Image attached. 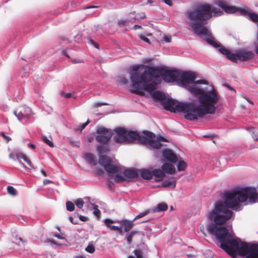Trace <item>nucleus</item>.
Segmentation results:
<instances>
[{
	"label": "nucleus",
	"instance_id": "nucleus-49",
	"mask_svg": "<svg viewBox=\"0 0 258 258\" xmlns=\"http://www.w3.org/2000/svg\"><path fill=\"white\" fill-rule=\"evenodd\" d=\"M164 41L167 43L170 42L171 41V37L170 35L165 36L163 39Z\"/></svg>",
	"mask_w": 258,
	"mask_h": 258
},
{
	"label": "nucleus",
	"instance_id": "nucleus-34",
	"mask_svg": "<svg viewBox=\"0 0 258 258\" xmlns=\"http://www.w3.org/2000/svg\"><path fill=\"white\" fill-rule=\"evenodd\" d=\"M143 66H144L143 64H137V65H135V66H132L131 69L132 71H134V72L131 73L130 76L132 74L134 73H137V72L140 73V72H138V71L139 70V69L141 67H143ZM142 73V72H141V73ZM140 73H141V72H140ZM130 79H131V77H130Z\"/></svg>",
	"mask_w": 258,
	"mask_h": 258
},
{
	"label": "nucleus",
	"instance_id": "nucleus-41",
	"mask_svg": "<svg viewBox=\"0 0 258 258\" xmlns=\"http://www.w3.org/2000/svg\"><path fill=\"white\" fill-rule=\"evenodd\" d=\"M104 222L105 225H106V226L110 229V226H112L110 225V223H112L114 222V221H113L110 219H106L104 220Z\"/></svg>",
	"mask_w": 258,
	"mask_h": 258
},
{
	"label": "nucleus",
	"instance_id": "nucleus-11",
	"mask_svg": "<svg viewBox=\"0 0 258 258\" xmlns=\"http://www.w3.org/2000/svg\"><path fill=\"white\" fill-rule=\"evenodd\" d=\"M254 56V54L252 51L246 49H240L232 55V59L234 62H236L238 60L245 61L253 58Z\"/></svg>",
	"mask_w": 258,
	"mask_h": 258
},
{
	"label": "nucleus",
	"instance_id": "nucleus-3",
	"mask_svg": "<svg viewBox=\"0 0 258 258\" xmlns=\"http://www.w3.org/2000/svg\"><path fill=\"white\" fill-rule=\"evenodd\" d=\"M180 76V71L175 70L160 69L148 67L143 73H134L131 75V85L130 90L136 94L151 92L156 89L161 79L166 83L176 82Z\"/></svg>",
	"mask_w": 258,
	"mask_h": 258
},
{
	"label": "nucleus",
	"instance_id": "nucleus-50",
	"mask_svg": "<svg viewBox=\"0 0 258 258\" xmlns=\"http://www.w3.org/2000/svg\"><path fill=\"white\" fill-rule=\"evenodd\" d=\"M69 221L73 224H78V221L77 220H75L72 217H69Z\"/></svg>",
	"mask_w": 258,
	"mask_h": 258
},
{
	"label": "nucleus",
	"instance_id": "nucleus-51",
	"mask_svg": "<svg viewBox=\"0 0 258 258\" xmlns=\"http://www.w3.org/2000/svg\"><path fill=\"white\" fill-rule=\"evenodd\" d=\"M72 61L74 63H82V62H83V61L82 60H81L80 59H78V58L73 59L72 60Z\"/></svg>",
	"mask_w": 258,
	"mask_h": 258
},
{
	"label": "nucleus",
	"instance_id": "nucleus-61",
	"mask_svg": "<svg viewBox=\"0 0 258 258\" xmlns=\"http://www.w3.org/2000/svg\"><path fill=\"white\" fill-rule=\"evenodd\" d=\"M40 171H41V173H42V174L44 176H45V177L47 176L46 173L45 172V171L43 169H41Z\"/></svg>",
	"mask_w": 258,
	"mask_h": 258
},
{
	"label": "nucleus",
	"instance_id": "nucleus-63",
	"mask_svg": "<svg viewBox=\"0 0 258 258\" xmlns=\"http://www.w3.org/2000/svg\"><path fill=\"white\" fill-rule=\"evenodd\" d=\"M9 156L10 158L12 159L14 161H16V158L14 157H13V154L12 153L10 154Z\"/></svg>",
	"mask_w": 258,
	"mask_h": 258
},
{
	"label": "nucleus",
	"instance_id": "nucleus-42",
	"mask_svg": "<svg viewBox=\"0 0 258 258\" xmlns=\"http://www.w3.org/2000/svg\"><path fill=\"white\" fill-rule=\"evenodd\" d=\"M61 95L64 98H70L71 97H73L74 98H75V96H74L73 94L71 93H64V92H62L61 93Z\"/></svg>",
	"mask_w": 258,
	"mask_h": 258
},
{
	"label": "nucleus",
	"instance_id": "nucleus-36",
	"mask_svg": "<svg viewBox=\"0 0 258 258\" xmlns=\"http://www.w3.org/2000/svg\"><path fill=\"white\" fill-rule=\"evenodd\" d=\"M85 250L90 253H92L95 251V247L93 244H89L86 247Z\"/></svg>",
	"mask_w": 258,
	"mask_h": 258
},
{
	"label": "nucleus",
	"instance_id": "nucleus-39",
	"mask_svg": "<svg viewBox=\"0 0 258 258\" xmlns=\"http://www.w3.org/2000/svg\"><path fill=\"white\" fill-rule=\"evenodd\" d=\"M90 122L89 119H88L87 121L85 123L82 124L78 128V130L82 132V131L85 128V127L88 125V124Z\"/></svg>",
	"mask_w": 258,
	"mask_h": 258
},
{
	"label": "nucleus",
	"instance_id": "nucleus-47",
	"mask_svg": "<svg viewBox=\"0 0 258 258\" xmlns=\"http://www.w3.org/2000/svg\"><path fill=\"white\" fill-rule=\"evenodd\" d=\"M110 229L112 231H118L120 234L121 232V229L117 226L112 225L110 226Z\"/></svg>",
	"mask_w": 258,
	"mask_h": 258
},
{
	"label": "nucleus",
	"instance_id": "nucleus-24",
	"mask_svg": "<svg viewBox=\"0 0 258 258\" xmlns=\"http://www.w3.org/2000/svg\"><path fill=\"white\" fill-rule=\"evenodd\" d=\"M139 233L138 231L132 230L131 232H129L125 234V238L126 240V242L128 244H131L132 241L133 237Z\"/></svg>",
	"mask_w": 258,
	"mask_h": 258
},
{
	"label": "nucleus",
	"instance_id": "nucleus-7",
	"mask_svg": "<svg viewBox=\"0 0 258 258\" xmlns=\"http://www.w3.org/2000/svg\"><path fill=\"white\" fill-rule=\"evenodd\" d=\"M176 107L177 112L183 113L185 118L189 120L203 118L206 115L200 105L196 106L192 102H180Z\"/></svg>",
	"mask_w": 258,
	"mask_h": 258
},
{
	"label": "nucleus",
	"instance_id": "nucleus-45",
	"mask_svg": "<svg viewBox=\"0 0 258 258\" xmlns=\"http://www.w3.org/2000/svg\"><path fill=\"white\" fill-rule=\"evenodd\" d=\"M139 38L142 40L143 41L146 42V43H148V44H150L151 43V42L150 41V40L147 38L146 37L143 36V35H140L139 36Z\"/></svg>",
	"mask_w": 258,
	"mask_h": 258
},
{
	"label": "nucleus",
	"instance_id": "nucleus-33",
	"mask_svg": "<svg viewBox=\"0 0 258 258\" xmlns=\"http://www.w3.org/2000/svg\"><path fill=\"white\" fill-rule=\"evenodd\" d=\"M93 207V213L97 217H99L100 216V211L98 209V206L94 204H91Z\"/></svg>",
	"mask_w": 258,
	"mask_h": 258
},
{
	"label": "nucleus",
	"instance_id": "nucleus-44",
	"mask_svg": "<svg viewBox=\"0 0 258 258\" xmlns=\"http://www.w3.org/2000/svg\"><path fill=\"white\" fill-rule=\"evenodd\" d=\"M75 215H77V216H78L79 217V219H80V220H81V221H83V222H85L87 220L88 218L87 217H85V216H82V215H79L78 213H75L74 214Z\"/></svg>",
	"mask_w": 258,
	"mask_h": 258
},
{
	"label": "nucleus",
	"instance_id": "nucleus-6",
	"mask_svg": "<svg viewBox=\"0 0 258 258\" xmlns=\"http://www.w3.org/2000/svg\"><path fill=\"white\" fill-rule=\"evenodd\" d=\"M100 144L96 146V150L99 155V164L110 175L117 173L119 171L120 167L117 165L111 164L112 161L109 157L103 155L110 151L108 143Z\"/></svg>",
	"mask_w": 258,
	"mask_h": 258
},
{
	"label": "nucleus",
	"instance_id": "nucleus-4",
	"mask_svg": "<svg viewBox=\"0 0 258 258\" xmlns=\"http://www.w3.org/2000/svg\"><path fill=\"white\" fill-rule=\"evenodd\" d=\"M114 132L116 135L113 137V140L117 143L135 140L142 144L148 145L153 149H160L162 146V144L155 139V134L150 132H143V136H141L137 131H127L121 127L116 128Z\"/></svg>",
	"mask_w": 258,
	"mask_h": 258
},
{
	"label": "nucleus",
	"instance_id": "nucleus-26",
	"mask_svg": "<svg viewBox=\"0 0 258 258\" xmlns=\"http://www.w3.org/2000/svg\"><path fill=\"white\" fill-rule=\"evenodd\" d=\"M187 166L186 163L183 160H180L177 165L178 171H184Z\"/></svg>",
	"mask_w": 258,
	"mask_h": 258
},
{
	"label": "nucleus",
	"instance_id": "nucleus-54",
	"mask_svg": "<svg viewBox=\"0 0 258 258\" xmlns=\"http://www.w3.org/2000/svg\"><path fill=\"white\" fill-rule=\"evenodd\" d=\"M90 42L95 47H96V48H98V49L99 48V45L98 43H97L96 42H95V41H94L93 40H91Z\"/></svg>",
	"mask_w": 258,
	"mask_h": 258
},
{
	"label": "nucleus",
	"instance_id": "nucleus-37",
	"mask_svg": "<svg viewBox=\"0 0 258 258\" xmlns=\"http://www.w3.org/2000/svg\"><path fill=\"white\" fill-rule=\"evenodd\" d=\"M118 81L122 85H126L128 83L127 79L124 76H119Z\"/></svg>",
	"mask_w": 258,
	"mask_h": 258
},
{
	"label": "nucleus",
	"instance_id": "nucleus-30",
	"mask_svg": "<svg viewBox=\"0 0 258 258\" xmlns=\"http://www.w3.org/2000/svg\"><path fill=\"white\" fill-rule=\"evenodd\" d=\"M7 191L9 195L13 196H16L17 195V190L12 186H8L7 187Z\"/></svg>",
	"mask_w": 258,
	"mask_h": 258
},
{
	"label": "nucleus",
	"instance_id": "nucleus-25",
	"mask_svg": "<svg viewBox=\"0 0 258 258\" xmlns=\"http://www.w3.org/2000/svg\"><path fill=\"white\" fill-rule=\"evenodd\" d=\"M161 185L165 187L174 188L175 187L176 182L173 180H166L163 182Z\"/></svg>",
	"mask_w": 258,
	"mask_h": 258
},
{
	"label": "nucleus",
	"instance_id": "nucleus-14",
	"mask_svg": "<svg viewBox=\"0 0 258 258\" xmlns=\"http://www.w3.org/2000/svg\"><path fill=\"white\" fill-rule=\"evenodd\" d=\"M162 156L165 160L171 163H176L178 161L177 156L172 150L164 149L162 151Z\"/></svg>",
	"mask_w": 258,
	"mask_h": 258
},
{
	"label": "nucleus",
	"instance_id": "nucleus-12",
	"mask_svg": "<svg viewBox=\"0 0 258 258\" xmlns=\"http://www.w3.org/2000/svg\"><path fill=\"white\" fill-rule=\"evenodd\" d=\"M14 113L20 121L24 123L31 115V109L29 107L22 106L15 110Z\"/></svg>",
	"mask_w": 258,
	"mask_h": 258
},
{
	"label": "nucleus",
	"instance_id": "nucleus-52",
	"mask_svg": "<svg viewBox=\"0 0 258 258\" xmlns=\"http://www.w3.org/2000/svg\"><path fill=\"white\" fill-rule=\"evenodd\" d=\"M162 1L170 6L172 5V2L171 0H162Z\"/></svg>",
	"mask_w": 258,
	"mask_h": 258
},
{
	"label": "nucleus",
	"instance_id": "nucleus-9",
	"mask_svg": "<svg viewBox=\"0 0 258 258\" xmlns=\"http://www.w3.org/2000/svg\"><path fill=\"white\" fill-rule=\"evenodd\" d=\"M195 76L194 74L180 72V76L177 81V84L186 89L189 91L188 87L194 85ZM195 86H197L195 85Z\"/></svg>",
	"mask_w": 258,
	"mask_h": 258
},
{
	"label": "nucleus",
	"instance_id": "nucleus-15",
	"mask_svg": "<svg viewBox=\"0 0 258 258\" xmlns=\"http://www.w3.org/2000/svg\"><path fill=\"white\" fill-rule=\"evenodd\" d=\"M122 173L124 175L126 180L128 179L136 178L138 176V172L134 169H125L122 171Z\"/></svg>",
	"mask_w": 258,
	"mask_h": 258
},
{
	"label": "nucleus",
	"instance_id": "nucleus-1",
	"mask_svg": "<svg viewBox=\"0 0 258 258\" xmlns=\"http://www.w3.org/2000/svg\"><path fill=\"white\" fill-rule=\"evenodd\" d=\"M257 199L258 194L255 187L233 189L225 193L224 202H217L208 215L211 222L207 225L208 232L216 236L220 247L231 256H235L237 253L244 258H258V243L243 242L240 239L234 237L232 230L229 232L225 227L219 226L232 216L233 212L228 210V208L239 211L242 209V206L239 202H245V205L252 204L257 202Z\"/></svg>",
	"mask_w": 258,
	"mask_h": 258
},
{
	"label": "nucleus",
	"instance_id": "nucleus-20",
	"mask_svg": "<svg viewBox=\"0 0 258 258\" xmlns=\"http://www.w3.org/2000/svg\"><path fill=\"white\" fill-rule=\"evenodd\" d=\"M95 159L96 157L93 153H88L85 155V160L91 166H94L96 165L97 163L95 161Z\"/></svg>",
	"mask_w": 258,
	"mask_h": 258
},
{
	"label": "nucleus",
	"instance_id": "nucleus-43",
	"mask_svg": "<svg viewBox=\"0 0 258 258\" xmlns=\"http://www.w3.org/2000/svg\"><path fill=\"white\" fill-rule=\"evenodd\" d=\"M108 105V104L106 102H95L94 104V106L95 107H100L102 105Z\"/></svg>",
	"mask_w": 258,
	"mask_h": 258
},
{
	"label": "nucleus",
	"instance_id": "nucleus-56",
	"mask_svg": "<svg viewBox=\"0 0 258 258\" xmlns=\"http://www.w3.org/2000/svg\"><path fill=\"white\" fill-rule=\"evenodd\" d=\"M203 137L204 138H212L214 137V135H212V134H209V135H204Z\"/></svg>",
	"mask_w": 258,
	"mask_h": 258
},
{
	"label": "nucleus",
	"instance_id": "nucleus-19",
	"mask_svg": "<svg viewBox=\"0 0 258 258\" xmlns=\"http://www.w3.org/2000/svg\"><path fill=\"white\" fill-rule=\"evenodd\" d=\"M135 221L134 220L129 221L127 220H123L120 221V224L122 226H123V229L124 232H128L133 227L134 222Z\"/></svg>",
	"mask_w": 258,
	"mask_h": 258
},
{
	"label": "nucleus",
	"instance_id": "nucleus-22",
	"mask_svg": "<svg viewBox=\"0 0 258 258\" xmlns=\"http://www.w3.org/2000/svg\"><path fill=\"white\" fill-rule=\"evenodd\" d=\"M140 173L141 176L145 179H150L152 177V171L147 169H142L140 170Z\"/></svg>",
	"mask_w": 258,
	"mask_h": 258
},
{
	"label": "nucleus",
	"instance_id": "nucleus-10",
	"mask_svg": "<svg viewBox=\"0 0 258 258\" xmlns=\"http://www.w3.org/2000/svg\"><path fill=\"white\" fill-rule=\"evenodd\" d=\"M96 133L95 139L99 143H108L112 136L111 130L103 126L98 127Z\"/></svg>",
	"mask_w": 258,
	"mask_h": 258
},
{
	"label": "nucleus",
	"instance_id": "nucleus-32",
	"mask_svg": "<svg viewBox=\"0 0 258 258\" xmlns=\"http://www.w3.org/2000/svg\"><path fill=\"white\" fill-rule=\"evenodd\" d=\"M66 208L68 211L72 212L75 209V205L72 202L68 201L66 203Z\"/></svg>",
	"mask_w": 258,
	"mask_h": 258
},
{
	"label": "nucleus",
	"instance_id": "nucleus-55",
	"mask_svg": "<svg viewBox=\"0 0 258 258\" xmlns=\"http://www.w3.org/2000/svg\"><path fill=\"white\" fill-rule=\"evenodd\" d=\"M224 85L227 88H228L229 89L231 90H232L234 92H235V90L232 88L231 87L230 85H229L228 84H224Z\"/></svg>",
	"mask_w": 258,
	"mask_h": 258
},
{
	"label": "nucleus",
	"instance_id": "nucleus-13",
	"mask_svg": "<svg viewBox=\"0 0 258 258\" xmlns=\"http://www.w3.org/2000/svg\"><path fill=\"white\" fill-rule=\"evenodd\" d=\"M179 103L174 99L168 98L167 99H165L164 101H162V105L166 110L172 112H176V111L177 112L176 106L178 105Z\"/></svg>",
	"mask_w": 258,
	"mask_h": 258
},
{
	"label": "nucleus",
	"instance_id": "nucleus-60",
	"mask_svg": "<svg viewBox=\"0 0 258 258\" xmlns=\"http://www.w3.org/2000/svg\"><path fill=\"white\" fill-rule=\"evenodd\" d=\"M50 182H51V181L49 180H48V179H45L43 181V184H48L49 183H50Z\"/></svg>",
	"mask_w": 258,
	"mask_h": 258
},
{
	"label": "nucleus",
	"instance_id": "nucleus-53",
	"mask_svg": "<svg viewBox=\"0 0 258 258\" xmlns=\"http://www.w3.org/2000/svg\"><path fill=\"white\" fill-rule=\"evenodd\" d=\"M99 8L98 6H94V5H91V6H87L85 7V9H91V8Z\"/></svg>",
	"mask_w": 258,
	"mask_h": 258
},
{
	"label": "nucleus",
	"instance_id": "nucleus-64",
	"mask_svg": "<svg viewBox=\"0 0 258 258\" xmlns=\"http://www.w3.org/2000/svg\"><path fill=\"white\" fill-rule=\"evenodd\" d=\"M75 258H86V257L83 255H77V256H76Z\"/></svg>",
	"mask_w": 258,
	"mask_h": 258
},
{
	"label": "nucleus",
	"instance_id": "nucleus-58",
	"mask_svg": "<svg viewBox=\"0 0 258 258\" xmlns=\"http://www.w3.org/2000/svg\"><path fill=\"white\" fill-rule=\"evenodd\" d=\"M53 235L56 237H57L58 239H63V237L60 236L59 234H53Z\"/></svg>",
	"mask_w": 258,
	"mask_h": 258
},
{
	"label": "nucleus",
	"instance_id": "nucleus-57",
	"mask_svg": "<svg viewBox=\"0 0 258 258\" xmlns=\"http://www.w3.org/2000/svg\"><path fill=\"white\" fill-rule=\"evenodd\" d=\"M142 27L141 26L138 25H135L133 27V29L134 30H137L138 29H142Z\"/></svg>",
	"mask_w": 258,
	"mask_h": 258
},
{
	"label": "nucleus",
	"instance_id": "nucleus-8",
	"mask_svg": "<svg viewBox=\"0 0 258 258\" xmlns=\"http://www.w3.org/2000/svg\"><path fill=\"white\" fill-rule=\"evenodd\" d=\"M218 5L227 13L234 14L237 13L241 16H247L250 20L257 23L258 28V14L251 12L247 7L238 9L236 7L228 5L226 2L223 1H219L218 3Z\"/></svg>",
	"mask_w": 258,
	"mask_h": 258
},
{
	"label": "nucleus",
	"instance_id": "nucleus-2",
	"mask_svg": "<svg viewBox=\"0 0 258 258\" xmlns=\"http://www.w3.org/2000/svg\"><path fill=\"white\" fill-rule=\"evenodd\" d=\"M223 13L222 11H217L209 4H200L185 12V22L190 27L189 29L195 34L201 37L205 36V40L208 44L215 48H218L221 53L233 61L232 56L234 53H231L216 41L212 36L211 30L205 26L213 14L214 16L218 17Z\"/></svg>",
	"mask_w": 258,
	"mask_h": 258
},
{
	"label": "nucleus",
	"instance_id": "nucleus-5",
	"mask_svg": "<svg viewBox=\"0 0 258 258\" xmlns=\"http://www.w3.org/2000/svg\"><path fill=\"white\" fill-rule=\"evenodd\" d=\"M189 92L193 96L198 97L200 106L206 114L215 113V105L218 102L219 95L211 85L201 88L192 85L188 87Z\"/></svg>",
	"mask_w": 258,
	"mask_h": 258
},
{
	"label": "nucleus",
	"instance_id": "nucleus-28",
	"mask_svg": "<svg viewBox=\"0 0 258 258\" xmlns=\"http://www.w3.org/2000/svg\"><path fill=\"white\" fill-rule=\"evenodd\" d=\"M121 174H116L115 175V177L114 178V180L115 181L117 182H121L126 180L124 175H123L122 173V172H121Z\"/></svg>",
	"mask_w": 258,
	"mask_h": 258
},
{
	"label": "nucleus",
	"instance_id": "nucleus-27",
	"mask_svg": "<svg viewBox=\"0 0 258 258\" xmlns=\"http://www.w3.org/2000/svg\"><path fill=\"white\" fill-rule=\"evenodd\" d=\"M247 130L251 133L252 138L254 141H258V133L252 127H249L247 128Z\"/></svg>",
	"mask_w": 258,
	"mask_h": 258
},
{
	"label": "nucleus",
	"instance_id": "nucleus-38",
	"mask_svg": "<svg viewBox=\"0 0 258 258\" xmlns=\"http://www.w3.org/2000/svg\"><path fill=\"white\" fill-rule=\"evenodd\" d=\"M42 141L46 144H47L48 146H49L51 147H53V144L52 141H50L48 138L45 137H42Z\"/></svg>",
	"mask_w": 258,
	"mask_h": 258
},
{
	"label": "nucleus",
	"instance_id": "nucleus-48",
	"mask_svg": "<svg viewBox=\"0 0 258 258\" xmlns=\"http://www.w3.org/2000/svg\"><path fill=\"white\" fill-rule=\"evenodd\" d=\"M127 22L128 21L127 20H121L118 21V24L120 27H123L125 25L126 22Z\"/></svg>",
	"mask_w": 258,
	"mask_h": 258
},
{
	"label": "nucleus",
	"instance_id": "nucleus-23",
	"mask_svg": "<svg viewBox=\"0 0 258 258\" xmlns=\"http://www.w3.org/2000/svg\"><path fill=\"white\" fill-rule=\"evenodd\" d=\"M168 208L167 205L165 203H159L156 207H154L152 209V212H159L162 211H166Z\"/></svg>",
	"mask_w": 258,
	"mask_h": 258
},
{
	"label": "nucleus",
	"instance_id": "nucleus-21",
	"mask_svg": "<svg viewBox=\"0 0 258 258\" xmlns=\"http://www.w3.org/2000/svg\"><path fill=\"white\" fill-rule=\"evenodd\" d=\"M15 158H16V161H18L23 167H25V165L20 161L21 159H23L26 163H27L30 167L33 168L31 161L23 154L21 153H17Z\"/></svg>",
	"mask_w": 258,
	"mask_h": 258
},
{
	"label": "nucleus",
	"instance_id": "nucleus-40",
	"mask_svg": "<svg viewBox=\"0 0 258 258\" xmlns=\"http://www.w3.org/2000/svg\"><path fill=\"white\" fill-rule=\"evenodd\" d=\"M208 81L204 80H199L197 81H195L194 82V84H195L196 85L197 84H205V85H208Z\"/></svg>",
	"mask_w": 258,
	"mask_h": 258
},
{
	"label": "nucleus",
	"instance_id": "nucleus-46",
	"mask_svg": "<svg viewBox=\"0 0 258 258\" xmlns=\"http://www.w3.org/2000/svg\"><path fill=\"white\" fill-rule=\"evenodd\" d=\"M1 135L7 141V142H9L11 140V138L6 135L5 133L3 132L1 133Z\"/></svg>",
	"mask_w": 258,
	"mask_h": 258
},
{
	"label": "nucleus",
	"instance_id": "nucleus-35",
	"mask_svg": "<svg viewBox=\"0 0 258 258\" xmlns=\"http://www.w3.org/2000/svg\"><path fill=\"white\" fill-rule=\"evenodd\" d=\"M84 201L82 199H78L75 202L76 207L79 209H82L83 207Z\"/></svg>",
	"mask_w": 258,
	"mask_h": 258
},
{
	"label": "nucleus",
	"instance_id": "nucleus-62",
	"mask_svg": "<svg viewBox=\"0 0 258 258\" xmlns=\"http://www.w3.org/2000/svg\"><path fill=\"white\" fill-rule=\"evenodd\" d=\"M93 140H94L93 137H89V138H88V142L89 143H91V142L93 141Z\"/></svg>",
	"mask_w": 258,
	"mask_h": 258
},
{
	"label": "nucleus",
	"instance_id": "nucleus-59",
	"mask_svg": "<svg viewBox=\"0 0 258 258\" xmlns=\"http://www.w3.org/2000/svg\"><path fill=\"white\" fill-rule=\"evenodd\" d=\"M28 146L29 147L33 149H35V145L34 144H31V143H29V144H28Z\"/></svg>",
	"mask_w": 258,
	"mask_h": 258
},
{
	"label": "nucleus",
	"instance_id": "nucleus-29",
	"mask_svg": "<svg viewBox=\"0 0 258 258\" xmlns=\"http://www.w3.org/2000/svg\"><path fill=\"white\" fill-rule=\"evenodd\" d=\"M133 253L137 258H147L144 255L143 252L140 248L135 249Z\"/></svg>",
	"mask_w": 258,
	"mask_h": 258
},
{
	"label": "nucleus",
	"instance_id": "nucleus-18",
	"mask_svg": "<svg viewBox=\"0 0 258 258\" xmlns=\"http://www.w3.org/2000/svg\"><path fill=\"white\" fill-rule=\"evenodd\" d=\"M149 93L152 94V96L154 99L161 101V104H162V101H164V100L166 99L165 94L161 91H155V90H154V91H153L151 92H149Z\"/></svg>",
	"mask_w": 258,
	"mask_h": 258
},
{
	"label": "nucleus",
	"instance_id": "nucleus-16",
	"mask_svg": "<svg viewBox=\"0 0 258 258\" xmlns=\"http://www.w3.org/2000/svg\"><path fill=\"white\" fill-rule=\"evenodd\" d=\"M162 169L164 172L166 173L173 174L175 172V167L170 163H165L162 166Z\"/></svg>",
	"mask_w": 258,
	"mask_h": 258
},
{
	"label": "nucleus",
	"instance_id": "nucleus-31",
	"mask_svg": "<svg viewBox=\"0 0 258 258\" xmlns=\"http://www.w3.org/2000/svg\"><path fill=\"white\" fill-rule=\"evenodd\" d=\"M150 213V211L149 210H145L144 212H141V213H140L138 215H137L135 217V218L133 219L134 221L138 219H140V218H141L146 215H147L148 214H149V213Z\"/></svg>",
	"mask_w": 258,
	"mask_h": 258
},
{
	"label": "nucleus",
	"instance_id": "nucleus-17",
	"mask_svg": "<svg viewBox=\"0 0 258 258\" xmlns=\"http://www.w3.org/2000/svg\"><path fill=\"white\" fill-rule=\"evenodd\" d=\"M152 176L155 177V180L157 181L162 180L165 177V174L162 169H155L152 170Z\"/></svg>",
	"mask_w": 258,
	"mask_h": 258
}]
</instances>
